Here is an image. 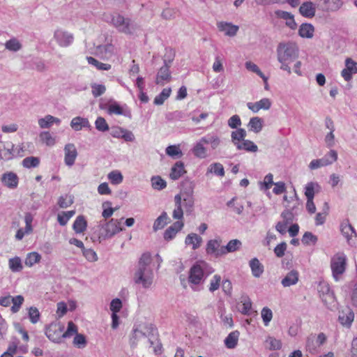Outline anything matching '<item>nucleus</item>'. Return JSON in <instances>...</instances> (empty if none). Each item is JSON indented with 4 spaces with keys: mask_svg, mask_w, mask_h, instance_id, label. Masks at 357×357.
Wrapping results in <instances>:
<instances>
[{
    "mask_svg": "<svg viewBox=\"0 0 357 357\" xmlns=\"http://www.w3.org/2000/svg\"><path fill=\"white\" fill-rule=\"evenodd\" d=\"M152 258L149 252L144 253L138 262L133 275V281L143 288H149L153 281V272L151 267Z\"/></svg>",
    "mask_w": 357,
    "mask_h": 357,
    "instance_id": "nucleus-1",
    "label": "nucleus"
},
{
    "mask_svg": "<svg viewBox=\"0 0 357 357\" xmlns=\"http://www.w3.org/2000/svg\"><path fill=\"white\" fill-rule=\"evenodd\" d=\"M123 218L114 219L109 221L101 220L98 225L93 228L91 238L93 241L101 243L102 241L111 238L123 230L121 221Z\"/></svg>",
    "mask_w": 357,
    "mask_h": 357,
    "instance_id": "nucleus-2",
    "label": "nucleus"
},
{
    "mask_svg": "<svg viewBox=\"0 0 357 357\" xmlns=\"http://www.w3.org/2000/svg\"><path fill=\"white\" fill-rule=\"evenodd\" d=\"M298 56V49L293 43H280L277 47V58L280 63V69L288 74L291 73L290 64L295 61Z\"/></svg>",
    "mask_w": 357,
    "mask_h": 357,
    "instance_id": "nucleus-3",
    "label": "nucleus"
},
{
    "mask_svg": "<svg viewBox=\"0 0 357 357\" xmlns=\"http://www.w3.org/2000/svg\"><path fill=\"white\" fill-rule=\"evenodd\" d=\"M108 22L114 26L118 31L127 35L133 34L138 29V25L130 18L125 17L119 13L112 15L110 16V21Z\"/></svg>",
    "mask_w": 357,
    "mask_h": 357,
    "instance_id": "nucleus-4",
    "label": "nucleus"
},
{
    "mask_svg": "<svg viewBox=\"0 0 357 357\" xmlns=\"http://www.w3.org/2000/svg\"><path fill=\"white\" fill-rule=\"evenodd\" d=\"M174 52L172 50H166V54L163 59L164 65L158 70L156 77L155 84L163 86L172 79L170 72V66L174 59Z\"/></svg>",
    "mask_w": 357,
    "mask_h": 357,
    "instance_id": "nucleus-5",
    "label": "nucleus"
},
{
    "mask_svg": "<svg viewBox=\"0 0 357 357\" xmlns=\"http://www.w3.org/2000/svg\"><path fill=\"white\" fill-rule=\"evenodd\" d=\"M347 258L344 254L337 253L333 256L331 261V268L333 273V277L336 281H338L346 269Z\"/></svg>",
    "mask_w": 357,
    "mask_h": 357,
    "instance_id": "nucleus-6",
    "label": "nucleus"
},
{
    "mask_svg": "<svg viewBox=\"0 0 357 357\" xmlns=\"http://www.w3.org/2000/svg\"><path fill=\"white\" fill-rule=\"evenodd\" d=\"M53 37L58 45L61 47H68L74 39L73 33L60 28L54 31Z\"/></svg>",
    "mask_w": 357,
    "mask_h": 357,
    "instance_id": "nucleus-7",
    "label": "nucleus"
},
{
    "mask_svg": "<svg viewBox=\"0 0 357 357\" xmlns=\"http://www.w3.org/2000/svg\"><path fill=\"white\" fill-rule=\"evenodd\" d=\"M204 265L195 264L190 269L188 281L191 284H199L203 281L204 276Z\"/></svg>",
    "mask_w": 357,
    "mask_h": 357,
    "instance_id": "nucleus-8",
    "label": "nucleus"
},
{
    "mask_svg": "<svg viewBox=\"0 0 357 357\" xmlns=\"http://www.w3.org/2000/svg\"><path fill=\"white\" fill-rule=\"evenodd\" d=\"M63 151L65 154V164L69 167L73 166L78 155L75 144L72 143L66 144Z\"/></svg>",
    "mask_w": 357,
    "mask_h": 357,
    "instance_id": "nucleus-9",
    "label": "nucleus"
},
{
    "mask_svg": "<svg viewBox=\"0 0 357 357\" xmlns=\"http://www.w3.org/2000/svg\"><path fill=\"white\" fill-rule=\"evenodd\" d=\"M217 27L220 32H223L224 34L229 37H234L236 35L239 27L237 25H234L231 22H218L217 23Z\"/></svg>",
    "mask_w": 357,
    "mask_h": 357,
    "instance_id": "nucleus-10",
    "label": "nucleus"
},
{
    "mask_svg": "<svg viewBox=\"0 0 357 357\" xmlns=\"http://www.w3.org/2000/svg\"><path fill=\"white\" fill-rule=\"evenodd\" d=\"M2 183L10 189H15L19 183V178L17 175L13 172H8L4 173L1 178Z\"/></svg>",
    "mask_w": 357,
    "mask_h": 357,
    "instance_id": "nucleus-11",
    "label": "nucleus"
},
{
    "mask_svg": "<svg viewBox=\"0 0 357 357\" xmlns=\"http://www.w3.org/2000/svg\"><path fill=\"white\" fill-rule=\"evenodd\" d=\"M271 101L267 98L261 99L256 102H248L247 107L254 113H257L260 109L268 110L271 107Z\"/></svg>",
    "mask_w": 357,
    "mask_h": 357,
    "instance_id": "nucleus-12",
    "label": "nucleus"
},
{
    "mask_svg": "<svg viewBox=\"0 0 357 357\" xmlns=\"http://www.w3.org/2000/svg\"><path fill=\"white\" fill-rule=\"evenodd\" d=\"M340 230L342 235L346 238L348 243L353 236H356V233L354 228L350 224L348 219L344 220L340 225Z\"/></svg>",
    "mask_w": 357,
    "mask_h": 357,
    "instance_id": "nucleus-13",
    "label": "nucleus"
},
{
    "mask_svg": "<svg viewBox=\"0 0 357 357\" xmlns=\"http://www.w3.org/2000/svg\"><path fill=\"white\" fill-rule=\"evenodd\" d=\"M15 156H16V154L13 144L2 145L0 144V159L9 160Z\"/></svg>",
    "mask_w": 357,
    "mask_h": 357,
    "instance_id": "nucleus-14",
    "label": "nucleus"
},
{
    "mask_svg": "<svg viewBox=\"0 0 357 357\" xmlns=\"http://www.w3.org/2000/svg\"><path fill=\"white\" fill-rule=\"evenodd\" d=\"M321 190L317 182H309L305 186V195L307 199H313L314 195L319 193Z\"/></svg>",
    "mask_w": 357,
    "mask_h": 357,
    "instance_id": "nucleus-15",
    "label": "nucleus"
},
{
    "mask_svg": "<svg viewBox=\"0 0 357 357\" xmlns=\"http://www.w3.org/2000/svg\"><path fill=\"white\" fill-rule=\"evenodd\" d=\"M186 171L185 170L184 164L181 161L176 162L171 168L169 177L172 180H177L183 176Z\"/></svg>",
    "mask_w": 357,
    "mask_h": 357,
    "instance_id": "nucleus-16",
    "label": "nucleus"
},
{
    "mask_svg": "<svg viewBox=\"0 0 357 357\" xmlns=\"http://www.w3.org/2000/svg\"><path fill=\"white\" fill-rule=\"evenodd\" d=\"M298 272L296 270H292L284 276L281 281V284L284 287L294 285L298 281Z\"/></svg>",
    "mask_w": 357,
    "mask_h": 357,
    "instance_id": "nucleus-17",
    "label": "nucleus"
},
{
    "mask_svg": "<svg viewBox=\"0 0 357 357\" xmlns=\"http://www.w3.org/2000/svg\"><path fill=\"white\" fill-rule=\"evenodd\" d=\"M354 314L353 311L349 307H347L345 310L340 312L339 320L340 323L344 326H350L354 321Z\"/></svg>",
    "mask_w": 357,
    "mask_h": 357,
    "instance_id": "nucleus-18",
    "label": "nucleus"
},
{
    "mask_svg": "<svg viewBox=\"0 0 357 357\" xmlns=\"http://www.w3.org/2000/svg\"><path fill=\"white\" fill-rule=\"evenodd\" d=\"M300 13L306 17H312L315 15L316 7L311 1L303 3L299 8Z\"/></svg>",
    "mask_w": 357,
    "mask_h": 357,
    "instance_id": "nucleus-19",
    "label": "nucleus"
},
{
    "mask_svg": "<svg viewBox=\"0 0 357 357\" xmlns=\"http://www.w3.org/2000/svg\"><path fill=\"white\" fill-rule=\"evenodd\" d=\"M70 126L75 131H79L81 130L83 128H90L91 125L87 119L77 116L71 120Z\"/></svg>",
    "mask_w": 357,
    "mask_h": 357,
    "instance_id": "nucleus-20",
    "label": "nucleus"
},
{
    "mask_svg": "<svg viewBox=\"0 0 357 357\" xmlns=\"http://www.w3.org/2000/svg\"><path fill=\"white\" fill-rule=\"evenodd\" d=\"M200 140L204 145L209 144L212 149H217L221 142L220 137L214 134H208L202 137Z\"/></svg>",
    "mask_w": 357,
    "mask_h": 357,
    "instance_id": "nucleus-21",
    "label": "nucleus"
},
{
    "mask_svg": "<svg viewBox=\"0 0 357 357\" xmlns=\"http://www.w3.org/2000/svg\"><path fill=\"white\" fill-rule=\"evenodd\" d=\"M38 125L40 128H49L52 124H59L61 120L59 118L54 117L52 115H46L45 117L38 119Z\"/></svg>",
    "mask_w": 357,
    "mask_h": 357,
    "instance_id": "nucleus-22",
    "label": "nucleus"
},
{
    "mask_svg": "<svg viewBox=\"0 0 357 357\" xmlns=\"http://www.w3.org/2000/svg\"><path fill=\"white\" fill-rule=\"evenodd\" d=\"M175 208L172 213V217L176 220H181L183 217V211L182 209V197L181 195H176L174 197Z\"/></svg>",
    "mask_w": 357,
    "mask_h": 357,
    "instance_id": "nucleus-23",
    "label": "nucleus"
},
{
    "mask_svg": "<svg viewBox=\"0 0 357 357\" xmlns=\"http://www.w3.org/2000/svg\"><path fill=\"white\" fill-rule=\"evenodd\" d=\"M220 241L218 240H210L207 243L206 252L208 254H214L216 256L222 255L223 253H219L222 250L220 247Z\"/></svg>",
    "mask_w": 357,
    "mask_h": 357,
    "instance_id": "nucleus-24",
    "label": "nucleus"
},
{
    "mask_svg": "<svg viewBox=\"0 0 357 357\" xmlns=\"http://www.w3.org/2000/svg\"><path fill=\"white\" fill-rule=\"evenodd\" d=\"M320 292H322L320 296L326 305H331L335 302L333 293L330 291L328 285H323Z\"/></svg>",
    "mask_w": 357,
    "mask_h": 357,
    "instance_id": "nucleus-25",
    "label": "nucleus"
},
{
    "mask_svg": "<svg viewBox=\"0 0 357 357\" xmlns=\"http://www.w3.org/2000/svg\"><path fill=\"white\" fill-rule=\"evenodd\" d=\"M277 17L284 19L286 20V24L291 29H294L296 26V24L294 21V16L290 13L283 10L275 11Z\"/></svg>",
    "mask_w": 357,
    "mask_h": 357,
    "instance_id": "nucleus-26",
    "label": "nucleus"
},
{
    "mask_svg": "<svg viewBox=\"0 0 357 357\" xmlns=\"http://www.w3.org/2000/svg\"><path fill=\"white\" fill-rule=\"evenodd\" d=\"M192 151L197 158L203 159L207 157V149L200 139L194 145Z\"/></svg>",
    "mask_w": 357,
    "mask_h": 357,
    "instance_id": "nucleus-27",
    "label": "nucleus"
},
{
    "mask_svg": "<svg viewBox=\"0 0 357 357\" xmlns=\"http://www.w3.org/2000/svg\"><path fill=\"white\" fill-rule=\"evenodd\" d=\"M249 264L253 276H255V278H259L264 272V266L259 262L258 259H252L250 261Z\"/></svg>",
    "mask_w": 357,
    "mask_h": 357,
    "instance_id": "nucleus-28",
    "label": "nucleus"
},
{
    "mask_svg": "<svg viewBox=\"0 0 357 357\" xmlns=\"http://www.w3.org/2000/svg\"><path fill=\"white\" fill-rule=\"evenodd\" d=\"M263 123L262 119L258 116L252 117L250 119L248 124V129L250 131L258 133L262 130Z\"/></svg>",
    "mask_w": 357,
    "mask_h": 357,
    "instance_id": "nucleus-29",
    "label": "nucleus"
},
{
    "mask_svg": "<svg viewBox=\"0 0 357 357\" xmlns=\"http://www.w3.org/2000/svg\"><path fill=\"white\" fill-rule=\"evenodd\" d=\"M87 227V222L85 218L83 215H79L76 218L73 225V229L77 234L83 233Z\"/></svg>",
    "mask_w": 357,
    "mask_h": 357,
    "instance_id": "nucleus-30",
    "label": "nucleus"
},
{
    "mask_svg": "<svg viewBox=\"0 0 357 357\" xmlns=\"http://www.w3.org/2000/svg\"><path fill=\"white\" fill-rule=\"evenodd\" d=\"M202 238L197 234L191 233L188 234L185 240L186 245H192L193 250H196L200 247Z\"/></svg>",
    "mask_w": 357,
    "mask_h": 357,
    "instance_id": "nucleus-31",
    "label": "nucleus"
},
{
    "mask_svg": "<svg viewBox=\"0 0 357 357\" xmlns=\"http://www.w3.org/2000/svg\"><path fill=\"white\" fill-rule=\"evenodd\" d=\"M241 245V242L238 239L231 240L226 246H222V250L220 253L225 255L228 252H233L238 250Z\"/></svg>",
    "mask_w": 357,
    "mask_h": 357,
    "instance_id": "nucleus-32",
    "label": "nucleus"
},
{
    "mask_svg": "<svg viewBox=\"0 0 357 357\" xmlns=\"http://www.w3.org/2000/svg\"><path fill=\"white\" fill-rule=\"evenodd\" d=\"M245 137L246 131L243 128H238L236 130L233 131L231 135V142L236 146L243 142Z\"/></svg>",
    "mask_w": 357,
    "mask_h": 357,
    "instance_id": "nucleus-33",
    "label": "nucleus"
},
{
    "mask_svg": "<svg viewBox=\"0 0 357 357\" xmlns=\"http://www.w3.org/2000/svg\"><path fill=\"white\" fill-rule=\"evenodd\" d=\"M239 333L237 331L230 333L225 340V346L229 349H234L238 340Z\"/></svg>",
    "mask_w": 357,
    "mask_h": 357,
    "instance_id": "nucleus-34",
    "label": "nucleus"
},
{
    "mask_svg": "<svg viewBox=\"0 0 357 357\" xmlns=\"http://www.w3.org/2000/svg\"><path fill=\"white\" fill-rule=\"evenodd\" d=\"M238 150H245L248 152L255 153L258 151L257 146L252 141L244 139L236 146Z\"/></svg>",
    "mask_w": 357,
    "mask_h": 357,
    "instance_id": "nucleus-35",
    "label": "nucleus"
},
{
    "mask_svg": "<svg viewBox=\"0 0 357 357\" xmlns=\"http://www.w3.org/2000/svg\"><path fill=\"white\" fill-rule=\"evenodd\" d=\"M314 26L310 24H303L298 30L299 35L303 38H311L314 34Z\"/></svg>",
    "mask_w": 357,
    "mask_h": 357,
    "instance_id": "nucleus-36",
    "label": "nucleus"
},
{
    "mask_svg": "<svg viewBox=\"0 0 357 357\" xmlns=\"http://www.w3.org/2000/svg\"><path fill=\"white\" fill-rule=\"evenodd\" d=\"M169 217L166 212H162L161 215L155 220L153 223V230L158 231L162 229L167 224Z\"/></svg>",
    "mask_w": 357,
    "mask_h": 357,
    "instance_id": "nucleus-37",
    "label": "nucleus"
},
{
    "mask_svg": "<svg viewBox=\"0 0 357 357\" xmlns=\"http://www.w3.org/2000/svg\"><path fill=\"white\" fill-rule=\"evenodd\" d=\"M172 92L171 88H165L161 93L156 96L154 98L153 102L156 105H162L165 101L170 96Z\"/></svg>",
    "mask_w": 357,
    "mask_h": 357,
    "instance_id": "nucleus-38",
    "label": "nucleus"
},
{
    "mask_svg": "<svg viewBox=\"0 0 357 357\" xmlns=\"http://www.w3.org/2000/svg\"><path fill=\"white\" fill-rule=\"evenodd\" d=\"M166 154L173 158H180L183 155V153L178 145H170L165 149Z\"/></svg>",
    "mask_w": 357,
    "mask_h": 357,
    "instance_id": "nucleus-39",
    "label": "nucleus"
},
{
    "mask_svg": "<svg viewBox=\"0 0 357 357\" xmlns=\"http://www.w3.org/2000/svg\"><path fill=\"white\" fill-rule=\"evenodd\" d=\"M41 255L36 252H33L27 255L24 263L26 266L31 267L34 264L39 263Z\"/></svg>",
    "mask_w": 357,
    "mask_h": 357,
    "instance_id": "nucleus-40",
    "label": "nucleus"
},
{
    "mask_svg": "<svg viewBox=\"0 0 357 357\" xmlns=\"http://www.w3.org/2000/svg\"><path fill=\"white\" fill-rule=\"evenodd\" d=\"M75 211H63L58 214L57 220L60 225L65 226L68 220L75 215Z\"/></svg>",
    "mask_w": 357,
    "mask_h": 357,
    "instance_id": "nucleus-41",
    "label": "nucleus"
},
{
    "mask_svg": "<svg viewBox=\"0 0 357 357\" xmlns=\"http://www.w3.org/2000/svg\"><path fill=\"white\" fill-rule=\"evenodd\" d=\"M22 47L20 42L15 38L8 40L5 43L6 49L11 52H17L22 49Z\"/></svg>",
    "mask_w": 357,
    "mask_h": 357,
    "instance_id": "nucleus-42",
    "label": "nucleus"
},
{
    "mask_svg": "<svg viewBox=\"0 0 357 357\" xmlns=\"http://www.w3.org/2000/svg\"><path fill=\"white\" fill-rule=\"evenodd\" d=\"M8 266L13 272H20L23 268L21 259L18 257L10 259Z\"/></svg>",
    "mask_w": 357,
    "mask_h": 357,
    "instance_id": "nucleus-43",
    "label": "nucleus"
},
{
    "mask_svg": "<svg viewBox=\"0 0 357 357\" xmlns=\"http://www.w3.org/2000/svg\"><path fill=\"white\" fill-rule=\"evenodd\" d=\"M107 178L113 185L121 183L123 179L122 174L117 170L109 172L107 175Z\"/></svg>",
    "mask_w": 357,
    "mask_h": 357,
    "instance_id": "nucleus-44",
    "label": "nucleus"
},
{
    "mask_svg": "<svg viewBox=\"0 0 357 357\" xmlns=\"http://www.w3.org/2000/svg\"><path fill=\"white\" fill-rule=\"evenodd\" d=\"M208 173H214L218 176H223L225 175V169L222 164L215 162L208 167L207 174Z\"/></svg>",
    "mask_w": 357,
    "mask_h": 357,
    "instance_id": "nucleus-45",
    "label": "nucleus"
},
{
    "mask_svg": "<svg viewBox=\"0 0 357 357\" xmlns=\"http://www.w3.org/2000/svg\"><path fill=\"white\" fill-rule=\"evenodd\" d=\"M89 63L96 66L97 69L102 70H109L111 69V65L109 63H104L98 61L97 59H94L91 56H88L86 58Z\"/></svg>",
    "mask_w": 357,
    "mask_h": 357,
    "instance_id": "nucleus-46",
    "label": "nucleus"
},
{
    "mask_svg": "<svg viewBox=\"0 0 357 357\" xmlns=\"http://www.w3.org/2000/svg\"><path fill=\"white\" fill-rule=\"evenodd\" d=\"M39 163V158L33 156L26 157L22 160V165L25 168L36 167Z\"/></svg>",
    "mask_w": 357,
    "mask_h": 357,
    "instance_id": "nucleus-47",
    "label": "nucleus"
},
{
    "mask_svg": "<svg viewBox=\"0 0 357 357\" xmlns=\"http://www.w3.org/2000/svg\"><path fill=\"white\" fill-rule=\"evenodd\" d=\"M245 66L248 70L256 73L260 77H261L264 81H266V77L264 75V74L261 71L259 68L255 63H252V61H246L245 63Z\"/></svg>",
    "mask_w": 357,
    "mask_h": 357,
    "instance_id": "nucleus-48",
    "label": "nucleus"
},
{
    "mask_svg": "<svg viewBox=\"0 0 357 357\" xmlns=\"http://www.w3.org/2000/svg\"><path fill=\"white\" fill-rule=\"evenodd\" d=\"M151 185L154 189L160 190L166 188L167 183L160 176H157L151 178Z\"/></svg>",
    "mask_w": 357,
    "mask_h": 357,
    "instance_id": "nucleus-49",
    "label": "nucleus"
},
{
    "mask_svg": "<svg viewBox=\"0 0 357 357\" xmlns=\"http://www.w3.org/2000/svg\"><path fill=\"white\" fill-rule=\"evenodd\" d=\"M241 303V304L238 306L239 312L244 314H248L252 307L250 299L248 297L243 298Z\"/></svg>",
    "mask_w": 357,
    "mask_h": 357,
    "instance_id": "nucleus-50",
    "label": "nucleus"
},
{
    "mask_svg": "<svg viewBox=\"0 0 357 357\" xmlns=\"http://www.w3.org/2000/svg\"><path fill=\"white\" fill-rule=\"evenodd\" d=\"M40 141L45 144L47 146H51L55 144V139L52 135L47 132H42L39 135Z\"/></svg>",
    "mask_w": 357,
    "mask_h": 357,
    "instance_id": "nucleus-51",
    "label": "nucleus"
},
{
    "mask_svg": "<svg viewBox=\"0 0 357 357\" xmlns=\"http://www.w3.org/2000/svg\"><path fill=\"white\" fill-rule=\"evenodd\" d=\"M107 113L110 115H112V114H116V115L124 114L123 108L116 102L109 104V105L107 107Z\"/></svg>",
    "mask_w": 357,
    "mask_h": 357,
    "instance_id": "nucleus-52",
    "label": "nucleus"
},
{
    "mask_svg": "<svg viewBox=\"0 0 357 357\" xmlns=\"http://www.w3.org/2000/svg\"><path fill=\"white\" fill-rule=\"evenodd\" d=\"M266 347L269 349L270 350H277V349H280L281 348V342L280 340L274 338V337H268L266 340Z\"/></svg>",
    "mask_w": 357,
    "mask_h": 357,
    "instance_id": "nucleus-53",
    "label": "nucleus"
},
{
    "mask_svg": "<svg viewBox=\"0 0 357 357\" xmlns=\"http://www.w3.org/2000/svg\"><path fill=\"white\" fill-rule=\"evenodd\" d=\"M321 159L324 162H327L325 166L330 165L337 160V153L335 150H331Z\"/></svg>",
    "mask_w": 357,
    "mask_h": 357,
    "instance_id": "nucleus-54",
    "label": "nucleus"
},
{
    "mask_svg": "<svg viewBox=\"0 0 357 357\" xmlns=\"http://www.w3.org/2000/svg\"><path fill=\"white\" fill-rule=\"evenodd\" d=\"M13 305L11 307V311L13 313H16L20 310L22 304L24 302V297L21 295L12 297V301Z\"/></svg>",
    "mask_w": 357,
    "mask_h": 357,
    "instance_id": "nucleus-55",
    "label": "nucleus"
},
{
    "mask_svg": "<svg viewBox=\"0 0 357 357\" xmlns=\"http://www.w3.org/2000/svg\"><path fill=\"white\" fill-rule=\"evenodd\" d=\"M96 128L100 132L109 130V126L103 117L99 116L95 121Z\"/></svg>",
    "mask_w": 357,
    "mask_h": 357,
    "instance_id": "nucleus-56",
    "label": "nucleus"
},
{
    "mask_svg": "<svg viewBox=\"0 0 357 357\" xmlns=\"http://www.w3.org/2000/svg\"><path fill=\"white\" fill-rule=\"evenodd\" d=\"M145 338V333L142 330L135 328L133 330L132 336L130 337V342L132 345L136 344L137 342L142 339Z\"/></svg>",
    "mask_w": 357,
    "mask_h": 357,
    "instance_id": "nucleus-57",
    "label": "nucleus"
},
{
    "mask_svg": "<svg viewBox=\"0 0 357 357\" xmlns=\"http://www.w3.org/2000/svg\"><path fill=\"white\" fill-rule=\"evenodd\" d=\"M73 344L79 349L84 348L86 345V340L84 335L77 333L73 340Z\"/></svg>",
    "mask_w": 357,
    "mask_h": 357,
    "instance_id": "nucleus-58",
    "label": "nucleus"
},
{
    "mask_svg": "<svg viewBox=\"0 0 357 357\" xmlns=\"http://www.w3.org/2000/svg\"><path fill=\"white\" fill-rule=\"evenodd\" d=\"M73 204V200L70 196H61L59 198L58 204L60 208H66Z\"/></svg>",
    "mask_w": 357,
    "mask_h": 357,
    "instance_id": "nucleus-59",
    "label": "nucleus"
},
{
    "mask_svg": "<svg viewBox=\"0 0 357 357\" xmlns=\"http://www.w3.org/2000/svg\"><path fill=\"white\" fill-rule=\"evenodd\" d=\"M91 93L95 98L102 95L105 91L106 87L102 84H93L91 85Z\"/></svg>",
    "mask_w": 357,
    "mask_h": 357,
    "instance_id": "nucleus-60",
    "label": "nucleus"
},
{
    "mask_svg": "<svg viewBox=\"0 0 357 357\" xmlns=\"http://www.w3.org/2000/svg\"><path fill=\"white\" fill-rule=\"evenodd\" d=\"M261 317L265 326H268L273 318L272 311L268 307H264L261 312Z\"/></svg>",
    "mask_w": 357,
    "mask_h": 357,
    "instance_id": "nucleus-61",
    "label": "nucleus"
},
{
    "mask_svg": "<svg viewBox=\"0 0 357 357\" xmlns=\"http://www.w3.org/2000/svg\"><path fill=\"white\" fill-rule=\"evenodd\" d=\"M82 250L83 255L88 261L93 262L98 260V256L93 250L84 248Z\"/></svg>",
    "mask_w": 357,
    "mask_h": 357,
    "instance_id": "nucleus-62",
    "label": "nucleus"
},
{
    "mask_svg": "<svg viewBox=\"0 0 357 357\" xmlns=\"http://www.w3.org/2000/svg\"><path fill=\"white\" fill-rule=\"evenodd\" d=\"M111 202H105L102 204V207L104 208V210L102 213V216L107 219L109 217H111L114 212L115 211V209L114 208L110 207Z\"/></svg>",
    "mask_w": 357,
    "mask_h": 357,
    "instance_id": "nucleus-63",
    "label": "nucleus"
},
{
    "mask_svg": "<svg viewBox=\"0 0 357 357\" xmlns=\"http://www.w3.org/2000/svg\"><path fill=\"white\" fill-rule=\"evenodd\" d=\"M73 334H77V327L73 321H69L68 324L67 330L62 335V337L66 338L72 336Z\"/></svg>",
    "mask_w": 357,
    "mask_h": 357,
    "instance_id": "nucleus-64",
    "label": "nucleus"
}]
</instances>
